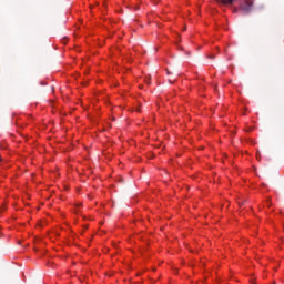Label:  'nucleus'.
I'll use <instances>...</instances> for the list:
<instances>
[{
    "label": "nucleus",
    "mask_w": 284,
    "mask_h": 284,
    "mask_svg": "<svg viewBox=\"0 0 284 284\" xmlns=\"http://www.w3.org/2000/svg\"><path fill=\"white\" fill-rule=\"evenodd\" d=\"M240 10L244 12V14H250L252 10H254V1L253 0H244L240 4Z\"/></svg>",
    "instance_id": "nucleus-1"
},
{
    "label": "nucleus",
    "mask_w": 284,
    "mask_h": 284,
    "mask_svg": "<svg viewBox=\"0 0 284 284\" xmlns=\"http://www.w3.org/2000/svg\"><path fill=\"white\" fill-rule=\"evenodd\" d=\"M217 3H222V6H233L236 0H216Z\"/></svg>",
    "instance_id": "nucleus-2"
},
{
    "label": "nucleus",
    "mask_w": 284,
    "mask_h": 284,
    "mask_svg": "<svg viewBox=\"0 0 284 284\" xmlns=\"http://www.w3.org/2000/svg\"><path fill=\"white\" fill-rule=\"evenodd\" d=\"M244 204V202H239V205L241 206V205H243Z\"/></svg>",
    "instance_id": "nucleus-3"
},
{
    "label": "nucleus",
    "mask_w": 284,
    "mask_h": 284,
    "mask_svg": "<svg viewBox=\"0 0 284 284\" xmlns=\"http://www.w3.org/2000/svg\"><path fill=\"white\" fill-rule=\"evenodd\" d=\"M234 12H239V9H234Z\"/></svg>",
    "instance_id": "nucleus-4"
},
{
    "label": "nucleus",
    "mask_w": 284,
    "mask_h": 284,
    "mask_svg": "<svg viewBox=\"0 0 284 284\" xmlns=\"http://www.w3.org/2000/svg\"><path fill=\"white\" fill-rule=\"evenodd\" d=\"M146 83L150 85V80H146Z\"/></svg>",
    "instance_id": "nucleus-5"
},
{
    "label": "nucleus",
    "mask_w": 284,
    "mask_h": 284,
    "mask_svg": "<svg viewBox=\"0 0 284 284\" xmlns=\"http://www.w3.org/2000/svg\"><path fill=\"white\" fill-rule=\"evenodd\" d=\"M81 205H82V204H81V203H79V204H78V207H81Z\"/></svg>",
    "instance_id": "nucleus-6"
},
{
    "label": "nucleus",
    "mask_w": 284,
    "mask_h": 284,
    "mask_svg": "<svg viewBox=\"0 0 284 284\" xmlns=\"http://www.w3.org/2000/svg\"><path fill=\"white\" fill-rule=\"evenodd\" d=\"M168 74H170V71H168Z\"/></svg>",
    "instance_id": "nucleus-7"
},
{
    "label": "nucleus",
    "mask_w": 284,
    "mask_h": 284,
    "mask_svg": "<svg viewBox=\"0 0 284 284\" xmlns=\"http://www.w3.org/2000/svg\"><path fill=\"white\" fill-rule=\"evenodd\" d=\"M0 161H1V158H0Z\"/></svg>",
    "instance_id": "nucleus-8"
}]
</instances>
